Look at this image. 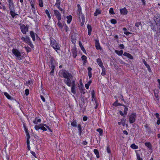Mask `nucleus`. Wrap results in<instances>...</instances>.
<instances>
[{
  "mask_svg": "<svg viewBox=\"0 0 160 160\" xmlns=\"http://www.w3.org/2000/svg\"><path fill=\"white\" fill-rule=\"evenodd\" d=\"M58 75L59 77L65 78L64 80V82L68 87L71 86L72 82L73 81H74V82H75V79L73 78V76L70 73L66 70L62 69L60 71Z\"/></svg>",
  "mask_w": 160,
  "mask_h": 160,
  "instance_id": "obj_1",
  "label": "nucleus"
},
{
  "mask_svg": "<svg viewBox=\"0 0 160 160\" xmlns=\"http://www.w3.org/2000/svg\"><path fill=\"white\" fill-rule=\"evenodd\" d=\"M50 41L51 46L56 50V52L58 53V50H60V47L58 43L52 37L50 38Z\"/></svg>",
  "mask_w": 160,
  "mask_h": 160,
  "instance_id": "obj_2",
  "label": "nucleus"
},
{
  "mask_svg": "<svg viewBox=\"0 0 160 160\" xmlns=\"http://www.w3.org/2000/svg\"><path fill=\"white\" fill-rule=\"evenodd\" d=\"M8 7L10 10V14L12 18H13L15 16L18 15V14L16 13L15 12V6L13 2H8Z\"/></svg>",
  "mask_w": 160,
  "mask_h": 160,
  "instance_id": "obj_3",
  "label": "nucleus"
},
{
  "mask_svg": "<svg viewBox=\"0 0 160 160\" xmlns=\"http://www.w3.org/2000/svg\"><path fill=\"white\" fill-rule=\"evenodd\" d=\"M12 53L17 58L18 60H21L22 58L21 57V54L20 52L17 49L13 48L12 50Z\"/></svg>",
  "mask_w": 160,
  "mask_h": 160,
  "instance_id": "obj_4",
  "label": "nucleus"
},
{
  "mask_svg": "<svg viewBox=\"0 0 160 160\" xmlns=\"http://www.w3.org/2000/svg\"><path fill=\"white\" fill-rule=\"evenodd\" d=\"M137 114L135 113H132L129 117V121L130 124L136 121Z\"/></svg>",
  "mask_w": 160,
  "mask_h": 160,
  "instance_id": "obj_5",
  "label": "nucleus"
},
{
  "mask_svg": "<svg viewBox=\"0 0 160 160\" xmlns=\"http://www.w3.org/2000/svg\"><path fill=\"white\" fill-rule=\"evenodd\" d=\"M28 27L29 26L28 25L25 26L24 24L20 26L21 31L23 34H25L26 32L28 31Z\"/></svg>",
  "mask_w": 160,
  "mask_h": 160,
  "instance_id": "obj_6",
  "label": "nucleus"
},
{
  "mask_svg": "<svg viewBox=\"0 0 160 160\" xmlns=\"http://www.w3.org/2000/svg\"><path fill=\"white\" fill-rule=\"evenodd\" d=\"M54 13L58 21L60 20H61V15L60 12L56 10H53Z\"/></svg>",
  "mask_w": 160,
  "mask_h": 160,
  "instance_id": "obj_7",
  "label": "nucleus"
},
{
  "mask_svg": "<svg viewBox=\"0 0 160 160\" xmlns=\"http://www.w3.org/2000/svg\"><path fill=\"white\" fill-rule=\"evenodd\" d=\"M76 86L75 82H74V81H73L71 85V91L74 94L76 93V92L75 90Z\"/></svg>",
  "mask_w": 160,
  "mask_h": 160,
  "instance_id": "obj_8",
  "label": "nucleus"
},
{
  "mask_svg": "<svg viewBox=\"0 0 160 160\" xmlns=\"http://www.w3.org/2000/svg\"><path fill=\"white\" fill-rule=\"evenodd\" d=\"M21 39L27 44L31 41L29 38L28 36H26L25 38L22 37L21 38Z\"/></svg>",
  "mask_w": 160,
  "mask_h": 160,
  "instance_id": "obj_9",
  "label": "nucleus"
},
{
  "mask_svg": "<svg viewBox=\"0 0 160 160\" xmlns=\"http://www.w3.org/2000/svg\"><path fill=\"white\" fill-rule=\"evenodd\" d=\"M4 94L8 99L10 100H14L16 102H17L18 104H19V102L18 101H17L15 99L13 98L12 97H11L7 92H4Z\"/></svg>",
  "mask_w": 160,
  "mask_h": 160,
  "instance_id": "obj_10",
  "label": "nucleus"
},
{
  "mask_svg": "<svg viewBox=\"0 0 160 160\" xmlns=\"http://www.w3.org/2000/svg\"><path fill=\"white\" fill-rule=\"evenodd\" d=\"M95 46L97 49H100V45L98 39H95Z\"/></svg>",
  "mask_w": 160,
  "mask_h": 160,
  "instance_id": "obj_11",
  "label": "nucleus"
},
{
  "mask_svg": "<svg viewBox=\"0 0 160 160\" xmlns=\"http://www.w3.org/2000/svg\"><path fill=\"white\" fill-rule=\"evenodd\" d=\"M72 53L73 54V56L74 58H75L77 56V52L76 48H72L71 50Z\"/></svg>",
  "mask_w": 160,
  "mask_h": 160,
  "instance_id": "obj_12",
  "label": "nucleus"
},
{
  "mask_svg": "<svg viewBox=\"0 0 160 160\" xmlns=\"http://www.w3.org/2000/svg\"><path fill=\"white\" fill-rule=\"evenodd\" d=\"M101 68L102 69V72L101 74L102 76H104L106 74V70L104 67L102 62H101Z\"/></svg>",
  "mask_w": 160,
  "mask_h": 160,
  "instance_id": "obj_13",
  "label": "nucleus"
},
{
  "mask_svg": "<svg viewBox=\"0 0 160 160\" xmlns=\"http://www.w3.org/2000/svg\"><path fill=\"white\" fill-rule=\"evenodd\" d=\"M121 14L125 15L128 13V11L126 8H123L120 9V10Z\"/></svg>",
  "mask_w": 160,
  "mask_h": 160,
  "instance_id": "obj_14",
  "label": "nucleus"
},
{
  "mask_svg": "<svg viewBox=\"0 0 160 160\" xmlns=\"http://www.w3.org/2000/svg\"><path fill=\"white\" fill-rule=\"evenodd\" d=\"M78 131L79 135L80 136L81 135V133L82 131V129L81 127V125L80 124H78Z\"/></svg>",
  "mask_w": 160,
  "mask_h": 160,
  "instance_id": "obj_15",
  "label": "nucleus"
},
{
  "mask_svg": "<svg viewBox=\"0 0 160 160\" xmlns=\"http://www.w3.org/2000/svg\"><path fill=\"white\" fill-rule=\"evenodd\" d=\"M55 68V65H51L50 66V69H52V71L50 72V75L51 76H53Z\"/></svg>",
  "mask_w": 160,
  "mask_h": 160,
  "instance_id": "obj_16",
  "label": "nucleus"
},
{
  "mask_svg": "<svg viewBox=\"0 0 160 160\" xmlns=\"http://www.w3.org/2000/svg\"><path fill=\"white\" fill-rule=\"evenodd\" d=\"M123 55L127 57L130 59H133V56L131 54L128 52H124L123 54Z\"/></svg>",
  "mask_w": 160,
  "mask_h": 160,
  "instance_id": "obj_17",
  "label": "nucleus"
},
{
  "mask_svg": "<svg viewBox=\"0 0 160 160\" xmlns=\"http://www.w3.org/2000/svg\"><path fill=\"white\" fill-rule=\"evenodd\" d=\"M92 69L90 67H88V76H89V78H90L92 77Z\"/></svg>",
  "mask_w": 160,
  "mask_h": 160,
  "instance_id": "obj_18",
  "label": "nucleus"
},
{
  "mask_svg": "<svg viewBox=\"0 0 160 160\" xmlns=\"http://www.w3.org/2000/svg\"><path fill=\"white\" fill-rule=\"evenodd\" d=\"M88 29V35L90 36L91 34V32L92 30V28L91 26L89 24H88L87 26Z\"/></svg>",
  "mask_w": 160,
  "mask_h": 160,
  "instance_id": "obj_19",
  "label": "nucleus"
},
{
  "mask_svg": "<svg viewBox=\"0 0 160 160\" xmlns=\"http://www.w3.org/2000/svg\"><path fill=\"white\" fill-rule=\"evenodd\" d=\"M79 45L81 48L83 52L85 54L86 53V51L84 47L82 46L81 42L80 41H79Z\"/></svg>",
  "mask_w": 160,
  "mask_h": 160,
  "instance_id": "obj_20",
  "label": "nucleus"
},
{
  "mask_svg": "<svg viewBox=\"0 0 160 160\" xmlns=\"http://www.w3.org/2000/svg\"><path fill=\"white\" fill-rule=\"evenodd\" d=\"M35 34H36L34 32L32 31H31L30 32V34L31 37L32 38V40L33 41H35Z\"/></svg>",
  "mask_w": 160,
  "mask_h": 160,
  "instance_id": "obj_21",
  "label": "nucleus"
},
{
  "mask_svg": "<svg viewBox=\"0 0 160 160\" xmlns=\"http://www.w3.org/2000/svg\"><path fill=\"white\" fill-rule=\"evenodd\" d=\"M82 59V60L83 61V64L85 65V63L87 62V57L84 55H83L81 57Z\"/></svg>",
  "mask_w": 160,
  "mask_h": 160,
  "instance_id": "obj_22",
  "label": "nucleus"
},
{
  "mask_svg": "<svg viewBox=\"0 0 160 160\" xmlns=\"http://www.w3.org/2000/svg\"><path fill=\"white\" fill-rule=\"evenodd\" d=\"M71 125L73 127H77V122L75 120H73V121L71 122Z\"/></svg>",
  "mask_w": 160,
  "mask_h": 160,
  "instance_id": "obj_23",
  "label": "nucleus"
},
{
  "mask_svg": "<svg viewBox=\"0 0 160 160\" xmlns=\"http://www.w3.org/2000/svg\"><path fill=\"white\" fill-rule=\"evenodd\" d=\"M123 30L124 31V34H126L127 35H128L129 34H132L131 32H128L127 29V28H123Z\"/></svg>",
  "mask_w": 160,
  "mask_h": 160,
  "instance_id": "obj_24",
  "label": "nucleus"
},
{
  "mask_svg": "<svg viewBox=\"0 0 160 160\" xmlns=\"http://www.w3.org/2000/svg\"><path fill=\"white\" fill-rule=\"evenodd\" d=\"M67 18L68 19L67 22L69 24L71 22L72 17L71 15H69L67 17Z\"/></svg>",
  "mask_w": 160,
  "mask_h": 160,
  "instance_id": "obj_25",
  "label": "nucleus"
},
{
  "mask_svg": "<svg viewBox=\"0 0 160 160\" xmlns=\"http://www.w3.org/2000/svg\"><path fill=\"white\" fill-rule=\"evenodd\" d=\"M94 153L96 154L97 158H99L100 156L98 151L97 149H94L93 150Z\"/></svg>",
  "mask_w": 160,
  "mask_h": 160,
  "instance_id": "obj_26",
  "label": "nucleus"
},
{
  "mask_svg": "<svg viewBox=\"0 0 160 160\" xmlns=\"http://www.w3.org/2000/svg\"><path fill=\"white\" fill-rule=\"evenodd\" d=\"M115 52L116 53H117L118 55L121 56L122 54L123 51L122 50H121L120 51L115 50Z\"/></svg>",
  "mask_w": 160,
  "mask_h": 160,
  "instance_id": "obj_27",
  "label": "nucleus"
},
{
  "mask_svg": "<svg viewBox=\"0 0 160 160\" xmlns=\"http://www.w3.org/2000/svg\"><path fill=\"white\" fill-rule=\"evenodd\" d=\"M55 60L54 58L53 57L51 58L50 61L51 65H55Z\"/></svg>",
  "mask_w": 160,
  "mask_h": 160,
  "instance_id": "obj_28",
  "label": "nucleus"
},
{
  "mask_svg": "<svg viewBox=\"0 0 160 160\" xmlns=\"http://www.w3.org/2000/svg\"><path fill=\"white\" fill-rule=\"evenodd\" d=\"M100 14V10L98 9H96L95 12L94 14L95 16H97L98 15Z\"/></svg>",
  "mask_w": 160,
  "mask_h": 160,
  "instance_id": "obj_29",
  "label": "nucleus"
},
{
  "mask_svg": "<svg viewBox=\"0 0 160 160\" xmlns=\"http://www.w3.org/2000/svg\"><path fill=\"white\" fill-rule=\"evenodd\" d=\"M42 125V124H40L39 125H35L34 128L36 130H38L39 129H41V126Z\"/></svg>",
  "mask_w": 160,
  "mask_h": 160,
  "instance_id": "obj_30",
  "label": "nucleus"
},
{
  "mask_svg": "<svg viewBox=\"0 0 160 160\" xmlns=\"http://www.w3.org/2000/svg\"><path fill=\"white\" fill-rule=\"evenodd\" d=\"M58 22L57 23L58 27L61 29H62L63 28V26L61 22H60V20L58 21Z\"/></svg>",
  "mask_w": 160,
  "mask_h": 160,
  "instance_id": "obj_31",
  "label": "nucleus"
},
{
  "mask_svg": "<svg viewBox=\"0 0 160 160\" xmlns=\"http://www.w3.org/2000/svg\"><path fill=\"white\" fill-rule=\"evenodd\" d=\"M131 147L133 149H137L138 148V146L136 145L135 144L133 143L131 144Z\"/></svg>",
  "mask_w": 160,
  "mask_h": 160,
  "instance_id": "obj_32",
  "label": "nucleus"
},
{
  "mask_svg": "<svg viewBox=\"0 0 160 160\" xmlns=\"http://www.w3.org/2000/svg\"><path fill=\"white\" fill-rule=\"evenodd\" d=\"M91 94H92V98H93L94 100H95V93L94 91L93 90H92L91 91Z\"/></svg>",
  "mask_w": 160,
  "mask_h": 160,
  "instance_id": "obj_33",
  "label": "nucleus"
},
{
  "mask_svg": "<svg viewBox=\"0 0 160 160\" xmlns=\"http://www.w3.org/2000/svg\"><path fill=\"white\" fill-rule=\"evenodd\" d=\"M24 48H25L26 51L28 52H30L31 51V48L28 46H25Z\"/></svg>",
  "mask_w": 160,
  "mask_h": 160,
  "instance_id": "obj_34",
  "label": "nucleus"
},
{
  "mask_svg": "<svg viewBox=\"0 0 160 160\" xmlns=\"http://www.w3.org/2000/svg\"><path fill=\"white\" fill-rule=\"evenodd\" d=\"M145 145L148 147V148H151V144H150V142H145Z\"/></svg>",
  "mask_w": 160,
  "mask_h": 160,
  "instance_id": "obj_35",
  "label": "nucleus"
},
{
  "mask_svg": "<svg viewBox=\"0 0 160 160\" xmlns=\"http://www.w3.org/2000/svg\"><path fill=\"white\" fill-rule=\"evenodd\" d=\"M26 83L27 85H32L33 84V82L32 80H28L26 82Z\"/></svg>",
  "mask_w": 160,
  "mask_h": 160,
  "instance_id": "obj_36",
  "label": "nucleus"
},
{
  "mask_svg": "<svg viewBox=\"0 0 160 160\" xmlns=\"http://www.w3.org/2000/svg\"><path fill=\"white\" fill-rule=\"evenodd\" d=\"M39 5L40 7H43V2L42 0H38Z\"/></svg>",
  "mask_w": 160,
  "mask_h": 160,
  "instance_id": "obj_37",
  "label": "nucleus"
},
{
  "mask_svg": "<svg viewBox=\"0 0 160 160\" xmlns=\"http://www.w3.org/2000/svg\"><path fill=\"white\" fill-rule=\"evenodd\" d=\"M135 26L137 28H139V27H142V24L141 22H137L135 23Z\"/></svg>",
  "mask_w": 160,
  "mask_h": 160,
  "instance_id": "obj_38",
  "label": "nucleus"
},
{
  "mask_svg": "<svg viewBox=\"0 0 160 160\" xmlns=\"http://www.w3.org/2000/svg\"><path fill=\"white\" fill-rule=\"evenodd\" d=\"M45 12L46 14L47 15L48 18L49 19H51V17L50 15V14L49 12H48V10L47 9L45 10Z\"/></svg>",
  "mask_w": 160,
  "mask_h": 160,
  "instance_id": "obj_39",
  "label": "nucleus"
},
{
  "mask_svg": "<svg viewBox=\"0 0 160 160\" xmlns=\"http://www.w3.org/2000/svg\"><path fill=\"white\" fill-rule=\"evenodd\" d=\"M143 62L146 67L148 68V69L150 68L149 65L144 60H143Z\"/></svg>",
  "mask_w": 160,
  "mask_h": 160,
  "instance_id": "obj_40",
  "label": "nucleus"
},
{
  "mask_svg": "<svg viewBox=\"0 0 160 160\" xmlns=\"http://www.w3.org/2000/svg\"><path fill=\"white\" fill-rule=\"evenodd\" d=\"M81 14V18L82 20V22H84L85 20V18L84 17V15L82 14V13H80Z\"/></svg>",
  "mask_w": 160,
  "mask_h": 160,
  "instance_id": "obj_41",
  "label": "nucleus"
},
{
  "mask_svg": "<svg viewBox=\"0 0 160 160\" xmlns=\"http://www.w3.org/2000/svg\"><path fill=\"white\" fill-rule=\"evenodd\" d=\"M122 106L125 107L124 113L125 114H127V111L128 110V108L126 107L124 105H123Z\"/></svg>",
  "mask_w": 160,
  "mask_h": 160,
  "instance_id": "obj_42",
  "label": "nucleus"
},
{
  "mask_svg": "<svg viewBox=\"0 0 160 160\" xmlns=\"http://www.w3.org/2000/svg\"><path fill=\"white\" fill-rule=\"evenodd\" d=\"M72 42L73 43H75L76 42V39L74 37H71Z\"/></svg>",
  "mask_w": 160,
  "mask_h": 160,
  "instance_id": "obj_43",
  "label": "nucleus"
},
{
  "mask_svg": "<svg viewBox=\"0 0 160 160\" xmlns=\"http://www.w3.org/2000/svg\"><path fill=\"white\" fill-rule=\"evenodd\" d=\"M42 125H43L44 126H45L46 127V128L48 129L49 131H50L51 132H52V130L49 128V127L46 124H42Z\"/></svg>",
  "mask_w": 160,
  "mask_h": 160,
  "instance_id": "obj_44",
  "label": "nucleus"
},
{
  "mask_svg": "<svg viewBox=\"0 0 160 160\" xmlns=\"http://www.w3.org/2000/svg\"><path fill=\"white\" fill-rule=\"evenodd\" d=\"M77 6H78V12H79L80 14V13L81 12V7L80 6V5L79 4H78L77 5Z\"/></svg>",
  "mask_w": 160,
  "mask_h": 160,
  "instance_id": "obj_45",
  "label": "nucleus"
},
{
  "mask_svg": "<svg viewBox=\"0 0 160 160\" xmlns=\"http://www.w3.org/2000/svg\"><path fill=\"white\" fill-rule=\"evenodd\" d=\"M111 22L112 24H115L117 23V21L115 19H112L111 20Z\"/></svg>",
  "mask_w": 160,
  "mask_h": 160,
  "instance_id": "obj_46",
  "label": "nucleus"
},
{
  "mask_svg": "<svg viewBox=\"0 0 160 160\" xmlns=\"http://www.w3.org/2000/svg\"><path fill=\"white\" fill-rule=\"evenodd\" d=\"M109 13L112 14H115V13L113 11V10L112 8H111L110 9L109 11Z\"/></svg>",
  "mask_w": 160,
  "mask_h": 160,
  "instance_id": "obj_47",
  "label": "nucleus"
},
{
  "mask_svg": "<svg viewBox=\"0 0 160 160\" xmlns=\"http://www.w3.org/2000/svg\"><path fill=\"white\" fill-rule=\"evenodd\" d=\"M45 126H44L43 125H42L41 126V129L44 131H46L47 130V128L44 127Z\"/></svg>",
  "mask_w": 160,
  "mask_h": 160,
  "instance_id": "obj_48",
  "label": "nucleus"
},
{
  "mask_svg": "<svg viewBox=\"0 0 160 160\" xmlns=\"http://www.w3.org/2000/svg\"><path fill=\"white\" fill-rule=\"evenodd\" d=\"M136 155L138 160H142V159L140 158V156L139 154L136 153Z\"/></svg>",
  "mask_w": 160,
  "mask_h": 160,
  "instance_id": "obj_49",
  "label": "nucleus"
},
{
  "mask_svg": "<svg viewBox=\"0 0 160 160\" xmlns=\"http://www.w3.org/2000/svg\"><path fill=\"white\" fill-rule=\"evenodd\" d=\"M27 136V142H30L29 139L30 138V136L29 134L26 135Z\"/></svg>",
  "mask_w": 160,
  "mask_h": 160,
  "instance_id": "obj_50",
  "label": "nucleus"
},
{
  "mask_svg": "<svg viewBox=\"0 0 160 160\" xmlns=\"http://www.w3.org/2000/svg\"><path fill=\"white\" fill-rule=\"evenodd\" d=\"M61 3H56L54 6H56L58 9H59L60 8V4Z\"/></svg>",
  "mask_w": 160,
  "mask_h": 160,
  "instance_id": "obj_51",
  "label": "nucleus"
},
{
  "mask_svg": "<svg viewBox=\"0 0 160 160\" xmlns=\"http://www.w3.org/2000/svg\"><path fill=\"white\" fill-rule=\"evenodd\" d=\"M107 152L109 153L111 152V150L109 146H107Z\"/></svg>",
  "mask_w": 160,
  "mask_h": 160,
  "instance_id": "obj_52",
  "label": "nucleus"
},
{
  "mask_svg": "<svg viewBox=\"0 0 160 160\" xmlns=\"http://www.w3.org/2000/svg\"><path fill=\"white\" fill-rule=\"evenodd\" d=\"M86 89L85 88H81L80 90V92L81 93H83V94L85 92Z\"/></svg>",
  "mask_w": 160,
  "mask_h": 160,
  "instance_id": "obj_53",
  "label": "nucleus"
},
{
  "mask_svg": "<svg viewBox=\"0 0 160 160\" xmlns=\"http://www.w3.org/2000/svg\"><path fill=\"white\" fill-rule=\"evenodd\" d=\"M113 105L115 106H118V101L117 100H116V101L113 103Z\"/></svg>",
  "mask_w": 160,
  "mask_h": 160,
  "instance_id": "obj_54",
  "label": "nucleus"
},
{
  "mask_svg": "<svg viewBox=\"0 0 160 160\" xmlns=\"http://www.w3.org/2000/svg\"><path fill=\"white\" fill-rule=\"evenodd\" d=\"M28 44L32 48H33L34 47V45L32 43L31 41H30Z\"/></svg>",
  "mask_w": 160,
  "mask_h": 160,
  "instance_id": "obj_55",
  "label": "nucleus"
},
{
  "mask_svg": "<svg viewBox=\"0 0 160 160\" xmlns=\"http://www.w3.org/2000/svg\"><path fill=\"white\" fill-rule=\"evenodd\" d=\"M25 94L26 96H28L29 94V91L28 89H26L25 90Z\"/></svg>",
  "mask_w": 160,
  "mask_h": 160,
  "instance_id": "obj_56",
  "label": "nucleus"
},
{
  "mask_svg": "<svg viewBox=\"0 0 160 160\" xmlns=\"http://www.w3.org/2000/svg\"><path fill=\"white\" fill-rule=\"evenodd\" d=\"M30 142H27V147L29 150H30V147L29 145Z\"/></svg>",
  "mask_w": 160,
  "mask_h": 160,
  "instance_id": "obj_57",
  "label": "nucleus"
},
{
  "mask_svg": "<svg viewBox=\"0 0 160 160\" xmlns=\"http://www.w3.org/2000/svg\"><path fill=\"white\" fill-rule=\"evenodd\" d=\"M40 97L41 99H42V101L43 102H45V98H44V97L42 95H40Z\"/></svg>",
  "mask_w": 160,
  "mask_h": 160,
  "instance_id": "obj_58",
  "label": "nucleus"
},
{
  "mask_svg": "<svg viewBox=\"0 0 160 160\" xmlns=\"http://www.w3.org/2000/svg\"><path fill=\"white\" fill-rule=\"evenodd\" d=\"M31 153L35 158H37L36 155L35 153L32 151H31Z\"/></svg>",
  "mask_w": 160,
  "mask_h": 160,
  "instance_id": "obj_59",
  "label": "nucleus"
},
{
  "mask_svg": "<svg viewBox=\"0 0 160 160\" xmlns=\"http://www.w3.org/2000/svg\"><path fill=\"white\" fill-rule=\"evenodd\" d=\"M30 4L31 6L32 7H33V6H34V1H30Z\"/></svg>",
  "mask_w": 160,
  "mask_h": 160,
  "instance_id": "obj_60",
  "label": "nucleus"
},
{
  "mask_svg": "<svg viewBox=\"0 0 160 160\" xmlns=\"http://www.w3.org/2000/svg\"><path fill=\"white\" fill-rule=\"evenodd\" d=\"M120 48L122 49H124L125 48L124 45L123 44H121L119 45Z\"/></svg>",
  "mask_w": 160,
  "mask_h": 160,
  "instance_id": "obj_61",
  "label": "nucleus"
},
{
  "mask_svg": "<svg viewBox=\"0 0 160 160\" xmlns=\"http://www.w3.org/2000/svg\"><path fill=\"white\" fill-rule=\"evenodd\" d=\"M65 31L66 32H68L69 30V28L67 26L66 24L65 25Z\"/></svg>",
  "mask_w": 160,
  "mask_h": 160,
  "instance_id": "obj_62",
  "label": "nucleus"
},
{
  "mask_svg": "<svg viewBox=\"0 0 160 160\" xmlns=\"http://www.w3.org/2000/svg\"><path fill=\"white\" fill-rule=\"evenodd\" d=\"M156 117L158 118H160L159 117L160 115L158 113H156L155 114Z\"/></svg>",
  "mask_w": 160,
  "mask_h": 160,
  "instance_id": "obj_63",
  "label": "nucleus"
},
{
  "mask_svg": "<svg viewBox=\"0 0 160 160\" xmlns=\"http://www.w3.org/2000/svg\"><path fill=\"white\" fill-rule=\"evenodd\" d=\"M157 124L158 125L160 124V118L158 119V120L157 122Z\"/></svg>",
  "mask_w": 160,
  "mask_h": 160,
  "instance_id": "obj_64",
  "label": "nucleus"
}]
</instances>
